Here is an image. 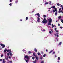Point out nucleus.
<instances>
[{"label": "nucleus", "mask_w": 63, "mask_h": 63, "mask_svg": "<svg viewBox=\"0 0 63 63\" xmlns=\"http://www.w3.org/2000/svg\"><path fill=\"white\" fill-rule=\"evenodd\" d=\"M52 52H53V50H51V51L49 52V54H50V53H52Z\"/></svg>", "instance_id": "14"}, {"label": "nucleus", "mask_w": 63, "mask_h": 63, "mask_svg": "<svg viewBox=\"0 0 63 63\" xmlns=\"http://www.w3.org/2000/svg\"><path fill=\"white\" fill-rule=\"evenodd\" d=\"M2 63H5V60L4 61H3Z\"/></svg>", "instance_id": "23"}, {"label": "nucleus", "mask_w": 63, "mask_h": 63, "mask_svg": "<svg viewBox=\"0 0 63 63\" xmlns=\"http://www.w3.org/2000/svg\"><path fill=\"white\" fill-rule=\"evenodd\" d=\"M28 53H29V54H31V51H29V52H28Z\"/></svg>", "instance_id": "24"}, {"label": "nucleus", "mask_w": 63, "mask_h": 63, "mask_svg": "<svg viewBox=\"0 0 63 63\" xmlns=\"http://www.w3.org/2000/svg\"><path fill=\"white\" fill-rule=\"evenodd\" d=\"M62 9L63 10V7H62Z\"/></svg>", "instance_id": "57"}, {"label": "nucleus", "mask_w": 63, "mask_h": 63, "mask_svg": "<svg viewBox=\"0 0 63 63\" xmlns=\"http://www.w3.org/2000/svg\"><path fill=\"white\" fill-rule=\"evenodd\" d=\"M57 30V28H55V30Z\"/></svg>", "instance_id": "44"}, {"label": "nucleus", "mask_w": 63, "mask_h": 63, "mask_svg": "<svg viewBox=\"0 0 63 63\" xmlns=\"http://www.w3.org/2000/svg\"><path fill=\"white\" fill-rule=\"evenodd\" d=\"M55 52H53V54H55Z\"/></svg>", "instance_id": "40"}, {"label": "nucleus", "mask_w": 63, "mask_h": 63, "mask_svg": "<svg viewBox=\"0 0 63 63\" xmlns=\"http://www.w3.org/2000/svg\"><path fill=\"white\" fill-rule=\"evenodd\" d=\"M61 22H62V23H63V20H61Z\"/></svg>", "instance_id": "37"}, {"label": "nucleus", "mask_w": 63, "mask_h": 63, "mask_svg": "<svg viewBox=\"0 0 63 63\" xmlns=\"http://www.w3.org/2000/svg\"><path fill=\"white\" fill-rule=\"evenodd\" d=\"M61 44H62V43L61 42H60V43L58 45H61Z\"/></svg>", "instance_id": "19"}, {"label": "nucleus", "mask_w": 63, "mask_h": 63, "mask_svg": "<svg viewBox=\"0 0 63 63\" xmlns=\"http://www.w3.org/2000/svg\"><path fill=\"white\" fill-rule=\"evenodd\" d=\"M61 8H60V9H59V10H60V11H61Z\"/></svg>", "instance_id": "45"}, {"label": "nucleus", "mask_w": 63, "mask_h": 63, "mask_svg": "<svg viewBox=\"0 0 63 63\" xmlns=\"http://www.w3.org/2000/svg\"><path fill=\"white\" fill-rule=\"evenodd\" d=\"M47 20L49 21V23H48L47 24V25H51V23L52 19L51 18H50L49 19V18H47Z\"/></svg>", "instance_id": "3"}, {"label": "nucleus", "mask_w": 63, "mask_h": 63, "mask_svg": "<svg viewBox=\"0 0 63 63\" xmlns=\"http://www.w3.org/2000/svg\"><path fill=\"white\" fill-rule=\"evenodd\" d=\"M55 16H57V12H56V13H55Z\"/></svg>", "instance_id": "15"}, {"label": "nucleus", "mask_w": 63, "mask_h": 63, "mask_svg": "<svg viewBox=\"0 0 63 63\" xmlns=\"http://www.w3.org/2000/svg\"><path fill=\"white\" fill-rule=\"evenodd\" d=\"M7 51V49H5V50H4V52L5 53H6V51Z\"/></svg>", "instance_id": "9"}, {"label": "nucleus", "mask_w": 63, "mask_h": 63, "mask_svg": "<svg viewBox=\"0 0 63 63\" xmlns=\"http://www.w3.org/2000/svg\"><path fill=\"white\" fill-rule=\"evenodd\" d=\"M51 1H49V4H51Z\"/></svg>", "instance_id": "35"}, {"label": "nucleus", "mask_w": 63, "mask_h": 63, "mask_svg": "<svg viewBox=\"0 0 63 63\" xmlns=\"http://www.w3.org/2000/svg\"><path fill=\"white\" fill-rule=\"evenodd\" d=\"M34 51H35V52H37V50L36 48H34Z\"/></svg>", "instance_id": "10"}, {"label": "nucleus", "mask_w": 63, "mask_h": 63, "mask_svg": "<svg viewBox=\"0 0 63 63\" xmlns=\"http://www.w3.org/2000/svg\"><path fill=\"white\" fill-rule=\"evenodd\" d=\"M40 59H41V60H42L43 59V58L42 57H40Z\"/></svg>", "instance_id": "38"}, {"label": "nucleus", "mask_w": 63, "mask_h": 63, "mask_svg": "<svg viewBox=\"0 0 63 63\" xmlns=\"http://www.w3.org/2000/svg\"><path fill=\"white\" fill-rule=\"evenodd\" d=\"M44 61H41V63H44Z\"/></svg>", "instance_id": "28"}, {"label": "nucleus", "mask_w": 63, "mask_h": 63, "mask_svg": "<svg viewBox=\"0 0 63 63\" xmlns=\"http://www.w3.org/2000/svg\"><path fill=\"white\" fill-rule=\"evenodd\" d=\"M2 60L1 59H0V61H2Z\"/></svg>", "instance_id": "56"}, {"label": "nucleus", "mask_w": 63, "mask_h": 63, "mask_svg": "<svg viewBox=\"0 0 63 63\" xmlns=\"http://www.w3.org/2000/svg\"><path fill=\"white\" fill-rule=\"evenodd\" d=\"M53 27H54V26L53 25H53L52 26V28H53Z\"/></svg>", "instance_id": "49"}, {"label": "nucleus", "mask_w": 63, "mask_h": 63, "mask_svg": "<svg viewBox=\"0 0 63 63\" xmlns=\"http://www.w3.org/2000/svg\"><path fill=\"white\" fill-rule=\"evenodd\" d=\"M3 55H1V57H3Z\"/></svg>", "instance_id": "34"}, {"label": "nucleus", "mask_w": 63, "mask_h": 63, "mask_svg": "<svg viewBox=\"0 0 63 63\" xmlns=\"http://www.w3.org/2000/svg\"><path fill=\"white\" fill-rule=\"evenodd\" d=\"M57 5L59 6H60V4L59 3H57Z\"/></svg>", "instance_id": "26"}, {"label": "nucleus", "mask_w": 63, "mask_h": 63, "mask_svg": "<svg viewBox=\"0 0 63 63\" xmlns=\"http://www.w3.org/2000/svg\"><path fill=\"white\" fill-rule=\"evenodd\" d=\"M56 22H57L58 21H56Z\"/></svg>", "instance_id": "63"}, {"label": "nucleus", "mask_w": 63, "mask_h": 63, "mask_svg": "<svg viewBox=\"0 0 63 63\" xmlns=\"http://www.w3.org/2000/svg\"><path fill=\"white\" fill-rule=\"evenodd\" d=\"M49 33H50V34H51V31H49Z\"/></svg>", "instance_id": "33"}, {"label": "nucleus", "mask_w": 63, "mask_h": 63, "mask_svg": "<svg viewBox=\"0 0 63 63\" xmlns=\"http://www.w3.org/2000/svg\"><path fill=\"white\" fill-rule=\"evenodd\" d=\"M58 62H60L59 61H58Z\"/></svg>", "instance_id": "64"}, {"label": "nucleus", "mask_w": 63, "mask_h": 63, "mask_svg": "<svg viewBox=\"0 0 63 63\" xmlns=\"http://www.w3.org/2000/svg\"><path fill=\"white\" fill-rule=\"evenodd\" d=\"M38 55H41V53L39 52L38 53Z\"/></svg>", "instance_id": "16"}, {"label": "nucleus", "mask_w": 63, "mask_h": 63, "mask_svg": "<svg viewBox=\"0 0 63 63\" xmlns=\"http://www.w3.org/2000/svg\"><path fill=\"white\" fill-rule=\"evenodd\" d=\"M12 2V0H10V2Z\"/></svg>", "instance_id": "39"}, {"label": "nucleus", "mask_w": 63, "mask_h": 63, "mask_svg": "<svg viewBox=\"0 0 63 63\" xmlns=\"http://www.w3.org/2000/svg\"><path fill=\"white\" fill-rule=\"evenodd\" d=\"M18 2V0H16V2H16V3H17V2Z\"/></svg>", "instance_id": "32"}, {"label": "nucleus", "mask_w": 63, "mask_h": 63, "mask_svg": "<svg viewBox=\"0 0 63 63\" xmlns=\"http://www.w3.org/2000/svg\"><path fill=\"white\" fill-rule=\"evenodd\" d=\"M57 37H59V35H58H58H57Z\"/></svg>", "instance_id": "46"}, {"label": "nucleus", "mask_w": 63, "mask_h": 63, "mask_svg": "<svg viewBox=\"0 0 63 63\" xmlns=\"http://www.w3.org/2000/svg\"><path fill=\"white\" fill-rule=\"evenodd\" d=\"M55 58H56V57H57V56H56V55H55Z\"/></svg>", "instance_id": "54"}, {"label": "nucleus", "mask_w": 63, "mask_h": 63, "mask_svg": "<svg viewBox=\"0 0 63 63\" xmlns=\"http://www.w3.org/2000/svg\"><path fill=\"white\" fill-rule=\"evenodd\" d=\"M58 30H57L56 31V32H57V33H58Z\"/></svg>", "instance_id": "48"}, {"label": "nucleus", "mask_w": 63, "mask_h": 63, "mask_svg": "<svg viewBox=\"0 0 63 63\" xmlns=\"http://www.w3.org/2000/svg\"><path fill=\"white\" fill-rule=\"evenodd\" d=\"M33 55L36 57V55L34 53H33Z\"/></svg>", "instance_id": "11"}, {"label": "nucleus", "mask_w": 63, "mask_h": 63, "mask_svg": "<svg viewBox=\"0 0 63 63\" xmlns=\"http://www.w3.org/2000/svg\"><path fill=\"white\" fill-rule=\"evenodd\" d=\"M10 54V56H13V55L12 54V53L11 52V50H10V52H9Z\"/></svg>", "instance_id": "7"}, {"label": "nucleus", "mask_w": 63, "mask_h": 63, "mask_svg": "<svg viewBox=\"0 0 63 63\" xmlns=\"http://www.w3.org/2000/svg\"><path fill=\"white\" fill-rule=\"evenodd\" d=\"M54 35H55V36H57V34H55V33Z\"/></svg>", "instance_id": "52"}, {"label": "nucleus", "mask_w": 63, "mask_h": 63, "mask_svg": "<svg viewBox=\"0 0 63 63\" xmlns=\"http://www.w3.org/2000/svg\"><path fill=\"white\" fill-rule=\"evenodd\" d=\"M26 62H28V60H26Z\"/></svg>", "instance_id": "31"}, {"label": "nucleus", "mask_w": 63, "mask_h": 63, "mask_svg": "<svg viewBox=\"0 0 63 63\" xmlns=\"http://www.w3.org/2000/svg\"><path fill=\"white\" fill-rule=\"evenodd\" d=\"M46 56V54H44V55H43V57H45Z\"/></svg>", "instance_id": "17"}, {"label": "nucleus", "mask_w": 63, "mask_h": 63, "mask_svg": "<svg viewBox=\"0 0 63 63\" xmlns=\"http://www.w3.org/2000/svg\"><path fill=\"white\" fill-rule=\"evenodd\" d=\"M58 59L59 60H60V57H58Z\"/></svg>", "instance_id": "29"}, {"label": "nucleus", "mask_w": 63, "mask_h": 63, "mask_svg": "<svg viewBox=\"0 0 63 63\" xmlns=\"http://www.w3.org/2000/svg\"><path fill=\"white\" fill-rule=\"evenodd\" d=\"M51 8H54V9H55V11L56 12H57V9L56 8L55 6H52L51 7Z\"/></svg>", "instance_id": "4"}, {"label": "nucleus", "mask_w": 63, "mask_h": 63, "mask_svg": "<svg viewBox=\"0 0 63 63\" xmlns=\"http://www.w3.org/2000/svg\"><path fill=\"white\" fill-rule=\"evenodd\" d=\"M0 45L2 46V48H3L4 47H5V45L4 44H0Z\"/></svg>", "instance_id": "6"}, {"label": "nucleus", "mask_w": 63, "mask_h": 63, "mask_svg": "<svg viewBox=\"0 0 63 63\" xmlns=\"http://www.w3.org/2000/svg\"><path fill=\"white\" fill-rule=\"evenodd\" d=\"M48 4V2H45V4L46 5L47 4Z\"/></svg>", "instance_id": "18"}, {"label": "nucleus", "mask_w": 63, "mask_h": 63, "mask_svg": "<svg viewBox=\"0 0 63 63\" xmlns=\"http://www.w3.org/2000/svg\"><path fill=\"white\" fill-rule=\"evenodd\" d=\"M58 26H60V24L59 23H58Z\"/></svg>", "instance_id": "36"}, {"label": "nucleus", "mask_w": 63, "mask_h": 63, "mask_svg": "<svg viewBox=\"0 0 63 63\" xmlns=\"http://www.w3.org/2000/svg\"><path fill=\"white\" fill-rule=\"evenodd\" d=\"M60 28L61 29H62V28H63V27H60Z\"/></svg>", "instance_id": "43"}, {"label": "nucleus", "mask_w": 63, "mask_h": 63, "mask_svg": "<svg viewBox=\"0 0 63 63\" xmlns=\"http://www.w3.org/2000/svg\"><path fill=\"white\" fill-rule=\"evenodd\" d=\"M20 21H22V19H20Z\"/></svg>", "instance_id": "53"}, {"label": "nucleus", "mask_w": 63, "mask_h": 63, "mask_svg": "<svg viewBox=\"0 0 63 63\" xmlns=\"http://www.w3.org/2000/svg\"><path fill=\"white\" fill-rule=\"evenodd\" d=\"M5 59L7 60H8V57H5Z\"/></svg>", "instance_id": "20"}, {"label": "nucleus", "mask_w": 63, "mask_h": 63, "mask_svg": "<svg viewBox=\"0 0 63 63\" xmlns=\"http://www.w3.org/2000/svg\"><path fill=\"white\" fill-rule=\"evenodd\" d=\"M36 62H37V61H36V60H35L34 61H33V62L34 63H36Z\"/></svg>", "instance_id": "13"}, {"label": "nucleus", "mask_w": 63, "mask_h": 63, "mask_svg": "<svg viewBox=\"0 0 63 63\" xmlns=\"http://www.w3.org/2000/svg\"><path fill=\"white\" fill-rule=\"evenodd\" d=\"M10 62L11 63H12V61H11Z\"/></svg>", "instance_id": "58"}, {"label": "nucleus", "mask_w": 63, "mask_h": 63, "mask_svg": "<svg viewBox=\"0 0 63 63\" xmlns=\"http://www.w3.org/2000/svg\"><path fill=\"white\" fill-rule=\"evenodd\" d=\"M50 13H52V11H51V12H50Z\"/></svg>", "instance_id": "62"}, {"label": "nucleus", "mask_w": 63, "mask_h": 63, "mask_svg": "<svg viewBox=\"0 0 63 63\" xmlns=\"http://www.w3.org/2000/svg\"><path fill=\"white\" fill-rule=\"evenodd\" d=\"M35 16H38L39 17H38V20H37V21L38 22H40V16L39 14V13H38L37 14H35Z\"/></svg>", "instance_id": "2"}, {"label": "nucleus", "mask_w": 63, "mask_h": 63, "mask_svg": "<svg viewBox=\"0 0 63 63\" xmlns=\"http://www.w3.org/2000/svg\"><path fill=\"white\" fill-rule=\"evenodd\" d=\"M49 9H51V8H49Z\"/></svg>", "instance_id": "61"}, {"label": "nucleus", "mask_w": 63, "mask_h": 63, "mask_svg": "<svg viewBox=\"0 0 63 63\" xmlns=\"http://www.w3.org/2000/svg\"><path fill=\"white\" fill-rule=\"evenodd\" d=\"M46 52H47V51H48V50H47V49H46Z\"/></svg>", "instance_id": "47"}, {"label": "nucleus", "mask_w": 63, "mask_h": 63, "mask_svg": "<svg viewBox=\"0 0 63 63\" xmlns=\"http://www.w3.org/2000/svg\"><path fill=\"white\" fill-rule=\"evenodd\" d=\"M43 16L44 17H45L44 19H43V21H42V22L43 23H46V24L47 23V20H46L45 17H46V15H44Z\"/></svg>", "instance_id": "1"}, {"label": "nucleus", "mask_w": 63, "mask_h": 63, "mask_svg": "<svg viewBox=\"0 0 63 63\" xmlns=\"http://www.w3.org/2000/svg\"><path fill=\"white\" fill-rule=\"evenodd\" d=\"M61 11H60V10L59 11L58 13H59V14H60V13H61Z\"/></svg>", "instance_id": "25"}, {"label": "nucleus", "mask_w": 63, "mask_h": 63, "mask_svg": "<svg viewBox=\"0 0 63 63\" xmlns=\"http://www.w3.org/2000/svg\"><path fill=\"white\" fill-rule=\"evenodd\" d=\"M55 10L54 9V10H53V12L54 13V12H55Z\"/></svg>", "instance_id": "30"}, {"label": "nucleus", "mask_w": 63, "mask_h": 63, "mask_svg": "<svg viewBox=\"0 0 63 63\" xmlns=\"http://www.w3.org/2000/svg\"><path fill=\"white\" fill-rule=\"evenodd\" d=\"M52 27H53V24H52Z\"/></svg>", "instance_id": "59"}, {"label": "nucleus", "mask_w": 63, "mask_h": 63, "mask_svg": "<svg viewBox=\"0 0 63 63\" xmlns=\"http://www.w3.org/2000/svg\"><path fill=\"white\" fill-rule=\"evenodd\" d=\"M61 18V16H58V19H60Z\"/></svg>", "instance_id": "12"}, {"label": "nucleus", "mask_w": 63, "mask_h": 63, "mask_svg": "<svg viewBox=\"0 0 63 63\" xmlns=\"http://www.w3.org/2000/svg\"><path fill=\"white\" fill-rule=\"evenodd\" d=\"M10 50H7V52H10Z\"/></svg>", "instance_id": "22"}, {"label": "nucleus", "mask_w": 63, "mask_h": 63, "mask_svg": "<svg viewBox=\"0 0 63 63\" xmlns=\"http://www.w3.org/2000/svg\"><path fill=\"white\" fill-rule=\"evenodd\" d=\"M4 60H5V59H3V61H4Z\"/></svg>", "instance_id": "60"}, {"label": "nucleus", "mask_w": 63, "mask_h": 63, "mask_svg": "<svg viewBox=\"0 0 63 63\" xmlns=\"http://www.w3.org/2000/svg\"><path fill=\"white\" fill-rule=\"evenodd\" d=\"M35 58H36V60H39L38 57H37L36 56H35Z\"/></svg>", "instance_id": "8"}, {"label": "nucleus", "mask_w": 63, "mask_h": 63, "mask_svg": "<svg viewBox=\"0 0 63 63\" xmlns=\"http://www.w3.org/2000/svg\"><path fill=\"white\" fill-rule=\"evenodd\" d=\"M62 7H63V5H61V7L62 8Z\"/></svg>", "instance_id": "55"}, {"label": "nucleus", "mask_w": 63, "mask_h": 63, "mask_svg": "<svg viewBox=\"0 0 63 63\" xmlns=\"http://www.w3.org/2000/svg\"><path fill=\"white\" fill-rule=\"evenodd\" d=\"M32 59H33V60H34V59H35V58L34 57H32Z\"/></svg>", "instance_id": "27"}, {"label": "nucleus", "mask_w": 63, "mask_h": 63, "mask_svg": "<svg viewBox=\"0 0 63 63\" xmlns=\"http://www.w3.org/2000/svg\"><path fill=\"white\" fill-rule=\"evenodd\" d=\"M56 34H57V35H58V34H59V33L57 32V33H56Z\"/></svg>", "instance_id": "51"}, {"label": "nucleus", "mask_w": 63, "mask_h": 63, "mask_svg": "<svg viewBox=\"0 0 63 63\" xmlns=\"http://www.w3.org/2000/svg\"><path fill=\"white\" fill-rule=\"evenodd\" d=\"M7 55L8 56H9V53H7Z\"/></svg>", "instance_id": "42"}, {"label": "nucleus", "mask_w": 63, "mask_h": 63, "mask_svg": "<svg viewBox=\"0 0 63 63\" xmlns=\"http://www.w3.org/2000/svg\"><path fill=\"white\" fill-rule=\"evenodd\" d=\"M61 12L63 14V12L62 11H61Z\"/></svg>", "instance_id": "50"}, {"label": "nucleus", "mask_w": 63, "mask_h": 63, "mask_svg": "<svg viewBox=\"0 0 63 63\" xmlns=\"http://www.w3.org/2000/svg\"><path fill=\"white\" fill-rule=\"evenodd\" d=\"M28 16H27V17H26V20H27L28 19Z\"/></svg>", "instance_id": "21"}, {"label": "nucleus", "mask_w": 63, "mask_h": 63, "mask_svg": "<svg viewBox=\"0 0 63 63\" xmlns=\"http://www.w3.org/2000/svg\"><path fill=\"white\" fill-rule=\"evenodd\" d=\"M24 58L27 59V60H29V57L27 55H26L24 57Z\"/></svg>", "instance_id": "5"}, {"label": "nucleus", "mask_w": 63, "mask_h": 63, "mask_svg": "<svg viewBox=\"0 0 63 63\" xmlns=\"http://www.w3.org/2000/svg\"><path fill=\"white\" fill-rule=\"evenodd\" d=\"M9 5L12 6V3H10L9 4Z\"/></svg>", "instance_id": "41"}]
</instances>
